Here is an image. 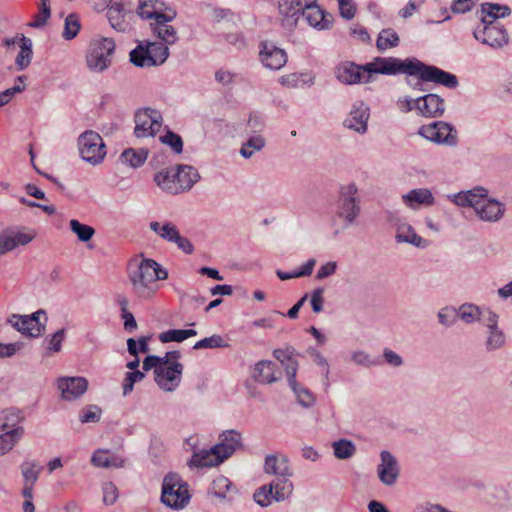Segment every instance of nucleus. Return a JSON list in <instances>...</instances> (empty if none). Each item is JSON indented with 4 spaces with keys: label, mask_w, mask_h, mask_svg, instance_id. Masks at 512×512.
Listing matches in <instances>:
<instances>
[{
    "label": "nucleus",
    "mask_w": 512,
    "mask_h": 512,
    "mask_svg": "<svg viewBox=\"0 0 512 512\" xmlns=\"http://www.w3.org/2000/svg\"><path fill=\"white\" fill-rule=\"evenodd\" d=\"M263 469L266 474L277 477L269 484L262 485L254 491V501L265 508L270 506L273 501L282 502L290 497L293 492V483L289 478L293 472L288 458L278 454L267 455Z\"/></svg>",
    "instance_id": "1"
},
{
    "label": "nucleus",
    "mask_w": 512,
    "mask_h": 512,
    "mask_svg": "<svg viewBox=\"0 0 512 512\" xmlns=\"http://www.w3.org/2000/svg\"><path fill=\"white\" fill-rule=\"evenodd\" d=\"M128 276L133 292L147 299L156 292V281L168 278V271L153 259H143L138 264L129 265Z\"/></svg>",
    "instance_id": "2"
},
{
    "label": "nucleus",
    "mask_w": 512,
    "mask_h": 512,
    "mask_svg": "<svg viewBox=\"0 0 512 512\" xmlns=\"http://www.w3.org/2000/svg\"><path fill=\"white\" fill-rule=\"evenodd\" d=\"M417 58L404 60L396 57H375L372 62L366 63V81H372L373 74L397 75L404 73L408 76L416 75Z\"/></svg>",
    "instance_id": "3"
},
{
    "label": "nucleus",
    "mask_w": 512,
    "mask_h": 512,
    "mask_svg": "<svg viewBox=\"0 0 512 512\" xmlns=\"http://www.w3.org/2000/svg\"><path fill=\"white\" fill-rule=\"evenodd\" d=\"M188 484L179 474L168 473L162 482L161 502L174 510L183 509L190 502Z\"/></svg>",
    "instance_id": "4"
},
{
    "label": "nucleus",
    "mask_w": 512,
    "mask_h": 512,
    "mask_svg": "<svg viewBox=\"0 0 512 512\" xmlns=\"http://www.w3.org/2000/svg\"><path fill=\"white\" fill-rule=\"evenodd\" d=\"M361 214L359 189L354 182L341 185L337 199V216L344 221L345 227L356 224Z\"/></svg>",
    "instance_id": "5"
},
{
    "label": "nucleus",
    "mask_w": 512,
    "mask_h": 512,
    "mask_svg": "<svg viewBox=\"0 0 512 512\" xmlns=\"http://www.w3.org/2000/svg\"><path fill=\"white\" fill-rule=\"evenodd\" d=\"M116 44L112 38L101 37L90 42L86 64L89 70L101 73L107 70L112 64Z\"/></svg>",
    "instance_id": "6"
},
{
    "label": "nucleus",
    "mask_w": 512,
    "mask_h": 512,
    "mask_svg": "<svg viewBox=\"0 0 512 512\" xmlns=\"http://www.w3.org/2000/svg\"><path fill=\"white\" fill-rule=\"evenodd\" d=\"M143 6H140V17L143 19H154L152 24L154 34L165 44L172 45L178 40L177 31L168 23L176 17V12L169 9L163 12H144Z\"/></svg>",
    "instance_id": "7"
},
{
    "label": "nucleus",
    "mask_w": 512,
    "mask_h": 512,
    "mask_svg": "<svg viewBox=\"0 0 512 512\" xmlns=\"http://www.w3.org/2000/svg\"><path fill=\"white\" fill-rule=\"evenodd\" d=\"M78 149L81 158L92 165L101 163L106 156L103 139L93 130H87L79 135Z\"/></svg>",
    "instance_id": "8"
},
{
    "label": "nucleus",
    "mask_w": 512,
    "mask_h": 512,
    "mask_svg": "<svg viewBox=\"0 0 512 512\" xmlns=\"http://www.w3.org/2000/svg\"><path fill=\"white\" fill-rule=\"evenodd\" d=\"M8 321L21 334L37 338L45 332L47 317L45 310L40 309L31 315L13 314Z\"/></svg>",
    "instance_id": "9"
},
{
    "label": "nucleus",
    "mask_w": 512,
    "mask_h": 512,
    "mask_svg": "<svg viewBox=\"0 0 512 512\" xmlns=\"http://www.w3.org/2000/svg\"><path fill=\"white\" fill-rule=\"evenodd\" d=\"M481 23L473 31V36L477 41L494 49L502 48L508 43V33L503 26L488 21L486 17L481 18Z\"/></svg>",
    "instance_id": "10"
},
{
    "label": "nucleus",
    "mask_w": 512,
    "mask_h": 512,
    "mask_svg": "<svg viewBox=\"0 0 512 512\" xmlns=\"http://www.w3.org/2000/svg\"><path fill=\"white\" fill-rule=\"evenodd\" d=\"M418 134L436 144L450 147H455L458 144L457 130L448 122L435 121L428 125H422Z\"/></svg>",
    "instance_id": "11"
},
{
    "label": "nucleus",
    "mask_w": 512,
    "mask_h": 512,
    "mask_svg": "<svg viewBox=\"0 0 512 512\" xmlns=\"http://www.w3.org/2000/svg\"><path fill=\"white\" fill-rule=\"evenodd\" d=\"M162 126L161 114L151 108L138 111L135 114L134 134L137 138L153 137Z\"/></svg>",
    "instance_id": "12"
},
{
    "label": "nucleus",
    "mask_w": 512,
    "mask_h": 512,
    "mask_svg": "<svg viewBox=\"0 0 512 512\" xmlns=\"http://www.w3.org/2000/svg\"><path fill=\"white\" fill-rule=\"evenodd\" d=\"M416 75L422 81H430L436 84L443 85L449 89H455L459 85L456 75L444 71L436 66L427 65L418 60L416 63Z\"/></svg>",
    "instance_id": "13"
},
{
    "label": "nucleus",
    "mask_w": 512,
    "mask_h": 512,
    "mask_svg": "<svg viewBox=\"0 0 512 512\" xmlns=\"http://www.w3.org/2000/svg\"><path fill=\"white\" fill-rule=\"evenodd\" d=\"M184 366L178 361L154 370L156 384L165 392H173L180 384Z\"/></svg>",
    "instance_id": "14"
},
{
    "label": "nucleus",
    "mask_w": 512,
    "mask_h": 512,
    "mask_svg": "<svg viewBox=\"0 0 512 512\" xmlns=\"http://www.w3.org/2000/svg\"><path fill=\"white\" fill-rule=\"evenodd\" d=\"M26 228L8 227L0 232V256L14 250L18 246L30 243L35 234L25 232Z\"/></svg>",
    "instance_id": "15"
},
{
    "label": "nucleus",
    "mask_w": 512,
    "mask_h": 512,
    "mask_svg": "<svg viewBox=\"0 0 512 512\" xmlns=\"http://www.w3.org/2000/svg\"><path fill=\"white\" fill-rule=\"evenodd\" d=\"M377 475L380 482L386 486L396 483L400 475V466L396 457L388 450L380 452V463L377 466Z\"/></svg>",
    "instance_id": "16"
},
{
    "label": "nucleus",
    "mask_w": 512,
    "mask_h": 512,
    "mask_svg": "<svg viewBox=\"0 0 512 512\" xmlns=\"http://www.w3.org/2000/svg\"><path fill=\"white\" fill-rule=\"evenodd\" d=\"M370 117V108L362 100L353 103L349 115L344 120V127L353 130L359 134H364L368 129V120Z\"/></svg>",
    "instance_id": "17"
},
{
    "label": "nucleus",
    "mask_w": 512,
    "mask_h": 512,
    "mask_svg": "<svg viewBox=\"0 0 512 512\" xmlns=\"http://www.w3.org/2000/svg\"><path fill=\"white\" fill-rule=\"evenodd\" d=\"M301 16L310 26L319 30L329 29L334 21L332 14L321 9L316 0H306Z\"/></svg>",
    "instance_id": "18"
},
{
    "label": "nucleus",
    "mask_w": 512,
    "mask_h": 512,
    "mask_svg": "<svg viewBox=\"0 0 512 512\" xmlns=\"http://www.w3.org/2000/svg\"><path fill=\"white\" fill-rule=\"evenodd\" d=\"M259 57L263 65L271 70H279L287 62L286 52L270 41L261 43Z\"/></svg>",
    "instance_id": "19"
},
{
    "label": "nucleus",
    "mask_w": 512,
    "mask_h": 512,
    "mask_svg": "<svg viewBox=\"0 0 512 512\" xmlns=\"http://www.w3.org/2000/svg\"><path fill=\"white\" fill-rule=\"evenodd\" d=\"M416 110L426 118H437L445 111L444 99L437 94L429 93L416 99Z\"/></svg>",
    "instance_id": "20"
},
{
    "label": "nucleus",
    "mask_w": 512,
    "mask_h": 512,
    "mask_svg": "<svg viewBox=\"0 0 512 512\" xmlns=\"http://www.w3.org/2000/svg\"><path fill=\"white\" fill-rule=\"evenodd\" d=\"M336 78L344 84L369 83L366 81V64L358 65L354 62L340 64L335 70Z\"/></svg>",
    "instance_id": "21"
},
{
    "label": "nucleus",
    "mask_w": 512,
    "mask_h": 512,
    "mask_svg": "<svg viewBox=\"0 0 512 512\" xmlns=\"http://www.w3.org/2000/svg\"><path fill=\"white\" fill-rule=\"evenodd\" d=\"M58 389L64 400H76L87 391L88 381L84 377H62L58 379Z\"/></svg>",
    "instance_id": "22"
},
{
    "label": "nucleus",
    "mask_w": 512,
    "mask_h": 512,
    "mask_svg": "<svg viewBox=\"0 0 512 512\" xmlns=\"http://www.w3.org/2000/svg\"><path fill=\"white\" fill-rule=\"evenodd\" d=\"M505 204L495 198L487 196L480 207L475 211L476 216L484 222H499L505 215Z\"/></svg>",
    "instance_id": "23"
},
{
    "label": "nucleus",
    "mask_w": 512,
    "mask_h": 512,
    "mask_svg": "<svg viewBox=\"0 0 512 512\" xmlns=\"http://www.w3.org/2000/svg\"><path fill=\"white\" fill-rule=\"evenodd\" d=\"M224 461L231 457L236 450L243 447L242 435L237 430H226L219 435V442L215 445Z\"/></svg>",
    "instance_id": "24"
},
{
    "label": "nucleus",
    "mask_w": 512,
    "mask_h": 512,
    "mask_svg": "<svg viewBox=\"0 0 512 512\" xmlns=\"http://www.w3.org/2000/svg\"><path fill=\"white\" fill-rule=\"evenodd\" d=\"M298 353L295 348L287 345L284 348H277L273 351V356L277 359L286 372L287 381L295 383V377L298 371V362L294 358Z\"/></svg>",
    "instance_id": "25"
},
{
    "label": "nucleus",
    "mask_w": 512,
    "mask_h": 512,
    "mask_svg": "<svg viewBox=\"0 0 512 512\" xmlns=\"http://www.w3.org/2000/svg\"><path fill=\"white\" fill-rule=\"evenodd\" d=\"M252 377L258 383L271 384L279 381L282 373L273 361L261 360L255 364Z\"/></svg>",
    "instance_id": "26"
},
{
    "label": "nucleus",
    "mask_w": 512,
    "mask_h": 512,
    "mask_svg": "<svg viewBox=\"0 0 512 512\" xmlns=\"http://www.w3.org/2000/svg\"><path fill=\"white\" fill-rule=\"evenodd\" d=\"M224 462L221 454L215 447L195 451L188 462L190 467H213Z\"/></svg>",
    "instance_id": "27"
},
{
    "label": "nucleus",
    "mask_w": 512,
    "mask_h": 512,
    "mask_svg": "<svg viewBox=\"0 0 512 512\" xmlns=\"http://www.w3.org/2000/svg\"><path fill=\"white\" fill-rule=\"evenodd\" d=\"M174 178L177 180L179 193L190 190L198 182L200 175L196 168L191 165L179 164L174 172Z\"/></svg>",
    "instance_id": "28"
},
{
    "label": "nucleus",
    "mask_w": 512,
    "mask_h": 512,
    "mask_svg": "<svg viewBox=\"0 0 512 512\" xmlns=\"http://www.w3.org/2000/svg\"><path fill=\"white\" fill-rule=\"evenodd\" d=\"M402 199L412 209H415L417 205L431 206L435 202L432 192L426 188L413 189L402 195Z\"/></svg>",
    "instance_id": "29"
},
{
    "label": "nucleus",
    "mask_w": 512,
    "mask_h": 512,
    "mask_svg": "<svg viewBox=\"0 0 512 512\" xmlns=\"http://www.w3.org/2000/svg\"><path fill=\"white\" fill-rule=\"evenodd\" d=\"M279 13L287 20L290 21L289 25H296L304 6L300 0H280Z\"/></svg>",
    "instance_id": "30"
},
{
    "label": "nucleus",
    "mask_w": 512,
    "mask_h": 512,
    "mask_svg": "<svg viewBox=\"0 0 512 512\" xmlns=\"http://www.w3.org/2000/svg\"><path fill=\"white\" fill-rule=\"evenodd\" d=\"M148 154H149V151L146 148H140V149L127 148L121 153L120 160L122 161V163H124L132 168H139L147 160Z\"/></svg>",
    "instance_id": "31"
},
{
    "label": "nucleus",
    "mask_w": 512,
    "mask_h": 512,
    "mask_svg": "<svg viewBox=\"0 0 512 512\" xmlns=\"http://www.w3.org/2000/svg\"><path fill=\"white\" fill-rule=\"evenodd\" d=\"M107 18L112 28L119 32H124L127 23L124 20V7L119 2H114L107 11Z\"/></svg>",
    "instance_id": "32"
},
{
    "label": "nucleus",
    "mask_w": 512,
    "mask_h": 512,
    "mask_svg": "<svg viewBox=\"0 0 512 512\" xmlns=\"http://www.w3.org/2000/svg\"><path fill=\"white\" fill-rule=\"evenodd\" d=\"M395 239L398 243H409L416 247H421L424 241L409 224H401L397 227Z\"/></svg>",
    "instance_id": "33"
},
{
    "label": "nucleus",
    "mask_w": 512,
    "mask_h": 512,
    "mask_svg": "<svg viewBox=\"0 0 512 512\" xmlns=\"http://www.w3.org/2000/svg\"><path fill=\"white\" fill-rule=\"evenodd\" d=\"M22 41L19 53L15 58V65L18 71L26 69L32 59L33 51H32V40L24 35L20 39Z\"/></svg>",
    "instance_id": "34"
},
{
    "label": "nucleus",
    "mask_w": 512,
    "mask_h": 512,
    "mask_svg": "<svg viewBox=\"0 0 512 512\" xmlns=\"http://www.w3.org/2000/svg\"><path fill=\"white\" fill-rule=\"evenodd\" d=\"M149 228L167 242H172L179 233L177 226L169 221L163 223L152 221L149 223Z\"/></svg>",
    "instance_id": "35"
},
{
    "label": "nucleus",
    "mask_w": 512,
    "mask_h": 512,
    "mask_svg": "<svg viewBox=\"0 0 512 512\" xmlns=\"http://www.w3.org/2000/svg\"><path fill=\"white\" fill-rule=\"evenodd\" d=\"M155 183L165 192L169 194H178L179 187H177V180L174 178V173L169 170H162L155 174Z\"/></svg>",
    "instance_id": "36"
},
{
    "label": "nucleus",
    "mask_w": 512,
    "mask_h": 512,
    "mask_svg": "<svg viewBox=\"0 0 512 512\" xmlns=\"http://www.w3.org/2000/svg\"><path fill=\"white\" fill-rule=\"evenodd\" d=\"M481 12L484 14L486 18H490L489 21H493L498 18H504L511 14V9L507 5H501L497 3H483L481 5Z\"/></svg>",
    "instance_id": "37"
},
{
    "label": "nucleus",
    "mask_w": 512,
    "mask_h": 512,
    "mask_svg": "<svg viewBox=\"0 0 512 512\" xmlns=\"http://www.w3.org/2000/svg\"><path fill=\"white\" fill-rule=\"evenodd\" d=\"M147 48L153 66L163 64L169 56L168 45L163 42H149Z\"/></svg>",
    "instance_id": "38"
},
{
    "label": "nucleus",
    "mask_w": 512,
    "mask_h": 512,
    "mask_svg": "<svg viewBox=\"0 0 512 512\" xmlns=\"http://www.w3.org/2000/svg\"><path fill=\"white\" fill-rule=\"evenodd\" d=\"M197 331L194 329H170L159 335L162 343L182 342L190 337L196 336Z\"/></svg>",
    "instance_id": "39"
},
{
    "label": "nucleus",
    "mask_w": 512,
    "mask_h": 512,
    "mask_svg": "<svg viewBox=\"0 0 512 512\" xmlns=\"http://www.w3.org/2000/svg\"><path fill=\"white\" fill-rule=\"evenodd\" d=\"M289 387L294 392L297 402L304 408H310L315 403V397L312 392L301 386L296 380L295 383L288 382Z\"/></svg>",
    "instance_id": "40"
},
{
    "label": "nucleus",
    "mask_w": 512,
    "mask_h": 512,
    "mask_svg": "<svg viewBox=\"0 0 512 512\" xmlns=\"http://www.w3.org/2000/svg\"><path fill=\"white\" fill-rule=\"evenodd\" d=\"M334 455L337 459L345 460L356 453L355 444L348 439H340L332 443Z\"/></svg>",
    "instance_id": "41"
},
{
    "label": "nucleus",
    "mask_w": 512,
    "mask_h": 512,
    "mask_svg": "<svg viewBox=\"0 0 512 512\" xmlns=\"http://www.w3.org/2000/svg\"><path fill=\"white\" fill-rule=\"evenodd\" d=\"M21 474L24 479V483L35 484L39 479V475L42 471V466L35 460L24 461L20 465Z\"/></svg>",
    "instance_id": "42"
},
{
    "label": "nucleus",
    "mask_w": 512,
    "mask_h": 512,
    "mask_svg": "<svg viewBox=\"0 0 512 512\" xmlns=\"http://www.w3.org/2000/svg\"><path fill=\"white\" fill-rule=\"evenodd\" d=\"M315 78L310 74H290L287 76H283L281 78V83L283 85H287L288 87L298 88V87H310L314 84Z\"/></svg>",
    "instance_id": "43"
},
{
    "label": "nucleus",
    "mask_w": 512,
    "mask_h": 512,
    "mask_svg": "<svg viewBox=\"0 0 512 512\" xmlns=\"http://www.w3.org/2000/svg\"><path fill=\"white\" fill-rule=\"evenodd\" d=\"M399 45V36L393 29H383L377 38L376 46L378 50L385 51L388 48Z\"/></svg>",
    "instance_id": "44"
},
{
    "label": "nucleus",
    "mask_w": 512,
    "mask_h": 512,
    "mask_svg": "<svg viewBox=\"0 0 512 512\" xmlns=\"http://www.w3.org/2000/svg\"><path fill=\"white\" fill-rule=\"evenodd\" d=\"M481 314L480 308L471 303H464L457 310L458 317L467 324L479 321Z\"/></svg>",
    "instance_id": "45"
},
{
    "label": "nucleus",
    "mask_w": 512,
    "mask_h": 512,
    "mask_svg": "<svg viewBox=\"0 0 512 512\" xmlns=\"http://www.w3.org/2000/svg\"><path fill=\"white\" fill-rule=\"evenodd\" d=\"M149 50L142 45H138L130 52V62L136 67H150L152 65L151 58L149 56Z\"/></svg>",
    "instance_id": "46"
},
{
    "label": "nucleus",
    "mask_w": 512,
    "mask_h": 512,
    "mask_svg": "<svg viewBox=\"0 0 512 512\" xmlns=\"http://www.w3.org/2000/svg\"><path fill=\"white\" fill-rule=\"evenodd\" d=\"M229 343L224 340V338L219 334H213L210 337L203 338L197 341L193 349H214V348H227L229 347Z\"/></svg>",
    "instance_id": "47"
},
{
    "label": "nucleus",
    "mask_w": 512,
    "mask_h": 512,
    "mask_svg": "<svg viewBox=\"0 0 512 512\" xmlns=\"http://www.w3.org/2000/svg\"><path fill=\"white\" fill-rule=\"evenodd\" d=\"M71 231L77 235V238L81 242H88L95 234V230L92 226L83 224L76 219H72L69 222Z\"/></svg>",
    "instance_id": "48"
},
{
    "label": "nucleus",
    "mask_w": 512,
    "mask_h": 512,
    "mask_svg": "<svg viewBox=\"0 0 512 512\" xmlns=\"http://www.w3.org/2000/svg\"><path fill=\"white\" fill-rule=\"evenodd\" d=\"M23 429L21 427H17L8 431L6 433L0 434V453L5 454L10 451L18 438L22 434Z\"/></svg>",
    "instance_id": "49"
},
{
    "label": "nucleus",
    "mask_w": 512,
    "mask_h": 512,
    "mask_svg": "<svg viewBox=\"0 0 512 512\" xmlns=\"http://www.w3.org/2000/svg\"><path fill=\"white\" fill-rule=\"evenodd\" d=\"M264 146L265 140L262 136H252L242 145L240 154L242 157L248 159L254 154L255 151H260Z\"/></svg>",
    "instance_id": "50"
},
{
    "label": "nucleus",
    "mask_w": 512,
    "mask_h": 512,
    "mask_svg": "<svg viewBox=\"0 0 512 512\" xmlns=\"http://www.w3.org/2000/svg\"><path fill=\"white\" fill-rule=\"evenodd\" d=\"M159 140L162 144L169 146L175 154L182 153L183 140L179 134L167 130L164 135L160 136Z\"/></svg>",
    "instance_id": "51"
},
{
    "label": "nucleus",
    "mask_w": 512,
    "mask_h": 512,
    "mask_svg": "<svg viewBox=\"0 0 512 512\" xmlns=\"http://www.w3.org/2000/svg\"><path fill=\"white\" fill-rule=\"evenodd\" d=\"M232 482L225 476H219L212 482V493L219 498H225L227 493L233 489Z\"/></svg>",
    "instance_id": "52"
},
{
    "label": "nucleus",
    "mask_w": 512,
    "mask_h": 512,
    "mask_svg": "<svg viewBox=\"0 0 512 512\" xmlns=\"http://www.w3.org/2000/svg\"><path fill=\"white\" fill-rule=\"evenodd\" d=\"M80 30L79 19L76 14H69L65 19L62 36L65 40L74 39Z\"/></svg>",
    "instance_id": "53"
},
{
    "label": "nucleus",
    "mask_w": 512,
    "mask_h": 512,
    "mask_svg": "<svg viewBox=\"0 0 512 512\" xmlns=\"http://www.w3.org/2000/svg\"><path fill=\"white\" fill-rule=\"evenodd\" d=\"M466 193L471 195L468 197L469 201H471L469 205L475 212L483 203L484 199L487 198L488 190L482 186H476L470 190H466Z\"/></svg>",
    "instance_id": "54"
},
{
    "label": "nucleus",
    "mask_w": 512,
    "mask_h": 512,
    "mask_svg": "<svg viewBox=\"0 0 512 512\" xmlns=\"http://www.w3.org/2000/svg\"><path fill=\"white\" fill-rule=\"evenodd\" d=\"M102 415V409L97 405H88L79 415L82 423H96L99 422Z\"/></svg>",
    "instance_id": "55"
},
{
    "label": "nucleus",
    "mask_w": 512,
    "mask_h": 512,
    "mask_svg": "<svg viewBox=\"0 0 512 512\" xmlns=\"http://www.w3.org/2000/svg\"><path fill=\"white\" fill-rule=\"evenodd\" d=\"M145 378V374L141 371H130L125 374L123 381V395L127 396L133 391L134 384Z\"/></svg>",
    "instance_id": "56"
},
{
    "label": "nucleus",
    "mask_w": 512,
    "mask_h": 512,
    "mask_svg": "<svg viewBox=\"0 0 512 512\" xmlns=\"http://www.w3.org/2000/svg\"><path fill=\"white\" fill-rule=\"evenodd\" d=\"M506 336L504 332L488 333L485 342V348L487 351H494L501 349L505 346Z\"/></svg>",
    "instance_id": "57"
},
{
    "label": "nucleus",
    "mask_w": 512,
    "mask_h": 512,
    "mask_svg": "<svg viewBox=\"0 0 512 512\" xmlns=\"http://www.w3.org/2000/svg\"><path fill=\"white\" fill-rule=\"evenodd\" d=\"M437 316L440 324H442L445 327L452 326L458 317L457 310L454 307L450 306L442 308L438 312Z\"/></svg>",
    "instance_id": "58"
},
{
    "label": "nucleus",
    "mask_w": 512,
    "mask_h": 512,
    "mask_svg": "<svg viewBox=\"0 0 512 512\" xmlns=\"http://www.w3.org/2000/svg\"><path fill=\"white\" fill-rule=\"evenodd\" d=\"M65 338V329H60L52 334L49 338H46L48 342L47 352L57 353L61 350L62 342Z\"/></svg>",
    "instance_id": "59"
},
{
    "label": "nucleus",
    "mask_w": 512,
    "mask_h": 512,
    "mask_svg": "<svg viewBox=\"0 0 512 512\" xmlns=\"http://www.w3.org/2000/svg\"><path fill=\"white\" fill-rule=\"evenodd\" d=\"M24 343L17 341L13 343H0V358H9L14 356L18 351L22 350Z\"/></svg>",
    "instance_id": "60"
},
{
    "label": "nucleus",
    "mask_w": 512,
    "mask_h": 512,
    "mask_svg": "<svg viewBox=\"0 0 512 512\" xmlns=\"http://www.w3.org/2000/svg\"><path fill=\"white\" fill-rule=\"evenodd\" d=\"M46 7L47 13L45 14L43 2H41L39 13L34 17V20L29 24L30 27L41 28L46 24L47 20L50 18L51 15L49 0L46 1Z\"/></svg>",
    "instance_id": "61"
},
{
    "label": "nucleus",
    "mask_w": 512,
    "mask_h": 512,
    "mask_svg": "<svg viewBox=\"0 0 512 512\" xmlns=\"http://www.w3.org/2000/svg\"><path fill=\"white\" fill-rule=\"evenodd\" d=\"M247 125L251 129V132L260 133L265 127V121L262 115L257 112H252L249 115Z\"/></svg>",
    "instance_id": "62"
},
{
    "label": "nucleus",
    "mask_w": 512,
    "mask_h": 512,
    "mask_svg": "<svg viewBox=\"0 0 512 512\" xmlns=\"http://www.w3.org/2000/svg\"><path fill=\"white\" fill-rule=\"evenodd\" d=\"M118 498V490L112 482L103 485V502L106 505H112Z\"/></svg>",
    "instance_id": "63"
},
{
    "label": "nucleus",
    "mask_w": 512,
    "mask_h": 512,
    "mask_svg": "<svg viewBox=\"0 0 512 512\" xmlns=\"http://www.w3.org/2000/svg\"><path fill=\"white\" fill-rule=\"evenodd\" d=\"M338 4L341 17H343L346 20H351L354 18L356 13V7L353 4L352 0H338Z\"/></svg>",
    "instance_id": "64"
}]
</instances>
